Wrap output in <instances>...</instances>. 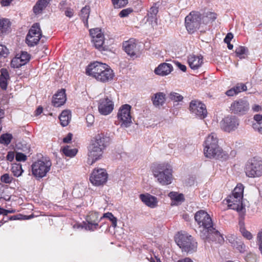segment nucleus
Returning a JSON list of instances; mask_svg holds the SVG:
<instances>
[{
	"mask_svg": "<svg viewBox=\"0 0 262 262\" xmlns=\"http://www.w3.org/2000/svg\"><path fill=\"white\" fill-rule=\"evenodd\" d=\"M108 174L104 169L95 168L92 172L90 180L95 186H100L105 184L107 180Z\"/></svg>",
	"mask_w": 262,
	"mask_h": 262,
	"instance_id": "4468645a",
	"label": "nucleus"
},
{
	"mask_svg": "<svg viewBox=\"0 0 262 262\" xmlns=\"http://www.w3.org/2000/svg\"><path fill=\"white\" fill-rule=\"evenodd\" d=\"M103 217H106L112 223V226L114 227H116L117 226V218L115 217L113 214L111 212H107L103 214V216L100 217V220H101Z\"/></svg>",
	"mask_w": 262,
	"mask_h": 262,
	"instance_id": "ea45409f",
	"label": "nucleus"
},
{
	"mask_svg": "<svg viewBox=\"0 0 262 262\" xmlns=\"http://www.w3.org/2000/svg\"><path fill=\"white\" fill-rule=\"evenodd\" d=\"M169 99L175 102H179L183 99V97L180 94L176 92H171L169 95Z\"/></svg>",
	"mask_w": 262,
	"mask_h": 262,
	"instance_id": "a19ab883",
	"label": "nucleus"
},
{
	"mask_svg": "<svg viewBox=\"0 0 262 262\" xmlns=\"http://www.w3.org/2000/svg\"><path fill=\"white\" fill-rule=\"evenodd\" d=\"M202 24H206L209 22L214 21L216 18V14L214 12H208L205 16H202Z\"/></svg>",
	"mask_w": 262,
	"mask_h": 262,
	"instance_id": "2f4dec72",
	"label": "nucleus"
},
{
	"mask_svg": "<svg viewBox=\"0 0 262 262\" xmlns=\"http://www.w3.org/2000/svg\"><path fill=\"white\" fill-rule=\"evenodd\" d=\"M151 100L155 107H160L165 103L166 95L163 92H158L152 95Z\"/></svg>",
	"mask_w": 262,
	"mask_h": 262,
	"instance_id": "b1692460",
	"label": "nucleus"
},
{
	"mask_svg": "<svg viewBox=\"0 0 262 262\" xmlns=\"http://www.w3.org/2000/svg\"><path fill=\"white\" fill-rule=\"evenodd\" d=\"M207 239H203L204 242L210 243L211 242H215L221 244L224 242V239L223 235L216 230L213 227V230L208 233Z\"/></svg>",
	"mask_w": 262,
	"mask_h": 262,
	"instance_id": "4be33fe9",
	"label": "nucleus"
},
{
	"mask_svg": "<svg viewBox=\"0 0 262 262\" xmlns=\"http://www.w3.org/2000/svg\"><path fill=\"white\" fill-rule=\"evenodd\" d=\"M261 109V107L260 105L257 104H254L252 106V110L254 112H259Z\"/></svg>",
	"mask_w": 262,
	"mask_h": 262,
	"instance_id": "69168bd1",
	"label": "nucleus"
},
{
	"mask_svg": "<svg viewBox=\"0 0 262 262\" xmlns=\"http://www.w3.org/2000/svg\"><path fill=\"white\" fill-rule=\"evenodd\" d=\"M73 135L71 133H69L68 135L63 138V142L64 143H69L72 140Z\"/></svg>",
	"mask_w": 262,
	"mask_h": 262,
	"instance_id": "680f3d73",
	"label": "nucleus"
},
{
	"mask_svg": "<svg viewBox=\"0 0 262 262\" xmlns=\"http://www.w3.org/2000/svg\"><path fill=\"white\" fill-rule=\"evenodd\" d=\"M90 34L92 37V41L96 48L100 51H104L105 47L103 46L104 37L101 29L98 28L90 30Z\"/></svg>",
	"mask_w": 262,
	"mask_h": 262,
	"instance_id": "dca6fc26",
	"label": "nucleus"
},
{
	"mask_svg": "<svg viewBox=\"0 0 262 262\" xmlns=\"http://www.w3.org/2000/svg\"><path fill=\"white\" fill-rule=\"evenodd\" d=\"M257 241H258L259 249L260 253L262 255V230L258 233L257 236Z\"/></svg>",
	"mask_w": 262,
	"mask_h": 262,
	"instance_id": "3c124183",
	"label": "nucleus"
},
{
	"mask_svg": "<svg viewBox=\"0 0 262 262\" xmlns=\"http://www.w3.org/2000/svg\"><path fill=\"white\" fill-rule=\"evenodd\" d=\"M11 67L14 68H18L24 65L21 60L18 57V54H17L11 62Z\"/></svg>",
	"mask_w": 262,
	"mask_h": 262,
	"instance_id": "58836bf2",
	"label": "nucleus"
},
{
	"mask_svg": "<svg viewBox=\"0 0 262 262\" xmlns=\"http://www.w3.org/2000/svg\"><path fill=\"white\" fill-rule=\"evenodd\" d=\"M12 139V136L11 134H3L0 137V143L7 145L11 142Z\"/></svg>",
	"mask_w": 262,
	"mask_h": 262,
	"instance_id": "4c0bfd02",
	"label": "nucleus"
},
{
	"mask_svg": "<svg viewBox=\"0 0 262 262\" xmlns=\"http://www.w3.org/2000/svg\"><path fill=\"white\" fill-rule=\"evenodd\" d=\"M246 248L245 245L242 243V242L239 243V245L238 247H237V248L238 249L240 252H242L245 250Z\"/></svg>",
	"mask_w": 262,
	"mask_h": 262,
	"instance_id": "338daca9",
	"label": "nucleus"
},
{
	"mask_svg": "<svg viewBox=\"0 0 262 262\" xmlns=\"http://www.w3.org/2000/svg\"><path fill=\"white\" fill-rule=\"evenodd\" d=\"M139 198L145 205L151 208H156L158 206L157 198L149 193L141 194Z\"/></svg>",
	"mask_w": 262,
	"mask_h": 262,
	"instance_id": "aec40b11",
	"label": "nucleus"
},
{
	"mask_svg": "<svg viewBox=\"0 0 262 262\" xmlns=\"http://www.w3.org/2000/svg\"><path fill=\"white\" fill-rule=\"evenodd\" d=\"M18 57L21 60L24 65H25L30 59V55L26 51H22L20 54H18Z\"/></svg>",
	"mask_w": 262,
	"mask_h": 262,
	"instance_id": "37998d69",
	"label": "nucleus"
},
{
	"mask_svg": "<svg viewBox=\"0 0 262 262\" xmlns=\"http://www.w3.org/2000/svg\"><path fill=\"white\" fill-rule=\"evenodd\" d=\"M175 241L183 251L192 253L197 250V243L187 233H179L175 237Z\"/></svg>",
	"mask_w": 262,
	"mask_h": 262,
	"instance_id": "0eeeda50",
	"label": "nucleus"
},
{
	"mask_svg": "<svg viewBox=\"0 0 262 262\" xmlns=\"http://www.w3.org/2000/svg\"><path fill=\"white\" fill-rule=\"evenodd\" d=\"M86 73L103 83L111 82L115 77V73L110 66L99 62L90 64L86 69Z\"/></svg>",
	"mask_w": 262,
	"mask_h": 262,
	"instance_id": "f03ea898",
	"label": "nucleus"
},
{
	"mask_svg": "<svg viewBox=\"0 0 262 262\" xmlns=\"http://www.w3.org/2000/svg\"><path fill=\"white\" fill-rule=\"evenodd\" d=\"M153 174L157 181L162 185H167L172 181V170L171 166L168 164H159L153 170Z\"/></svg>",
	"mask_w": 262,
	"mask_h": 262,
	"instance_id": "39448f33",
	"label": "nucleus"
},
{
	"mask_svg": "<svg viewBox=\"0 0 262 262\" xmlns=\"http://www.w3.org/2000/svg\"><path fill=\"white\" fill-rule=\"evenodd\" d=\"M249 108L248 101L245 98H243L232 102L230 107V110L234 114L242 116L248 112Z\"/></svg>",
	"mask_w": 262,
	"mask_h": 262,
	"instance_id": "9b49d317",
	"label": "nucleus"
},
{
	"mask_svg": "<svg viewBox=\"0 0 262 262\" xmlns=\"http://www.w3.org/2000/svg\"><path fill=\"white\" fill-rule=\"evenodd\" d=\"M189 108L191 113L200 119H204L207 116V111L206 106L199 101L192 100Z\"/></svg>",
	"mask_w": 262,
	"mask_h": 262,
	"instance_id": "f3484780",
	"label": "nucleus"
},
{
	"mask_svg": "<svg viewBox=\"0 0 262 262\" xmlns=\"http://www.w3.org/2000/svg\"><path fill=\"white\" fill-rule=\"evenodd\" d=\"M177 262H193V260L189 258V257H186L184 258L181 259L179 260Z\"/></svg>",
	"mask_w": 262,
	"mask_h": 262,
	"instance_id": "774afa93",
	"label": "nucleus"
},
{
	"mask_svg": "<svg viewBox=\"0 0 262 262\" xmlns=\"http://www.w3.org/2000/svg\"><path fill=\"white\" fill-rule=\"evenodd\" d=\"M233 88L237 94L241 92L245 91L247 90L246 85L243 83H238Z\"/></svg>",
	"mask_w": 262,
	"mask_h": 262,
	"instance_id": "49530a36",
	"label": "nucleus"
},
{
	"mask_svg": "<svg viewBox=\"0 0 262 262\" xmlns=\"http://www.w3.org/2000/svg\"><path fill=\"white\" fill-rule=\"evenodd\" d=\"M123 47L125 52L130 57H137L139 49L136 40L134 39H130L123 43Z\"/></svg>",
	"mask_w": 262,
	"mask_h": 262,
	"instance_id": "6ab92c4d",
	"label": "nucleus"
},
{
	"mask_svg": "<svg viewBox=\"0 0 262 262\" xmlns=\"http://www.w3.org/2000/svg\"><path fill=\"white\" fill-rule=\"evenodd\" d=\"M233 35L231 33H228L225 38H224V42L225 43H229L230 42L231 40L233 38Z\"/></svg>",
	"mask_w": 262,
	"mask_h": 262,
	"instance_id": "bf43d9fd",
	"label": "nucleus"
},
{
	"mask_svg": "<svg viewBox=\"0 0 262 262\" xmlns=\"http://www.w3.org/2000/svg\"><path fill=\"white\" fill-rule=\"evenodd\" d=\"M132 12V10L129 8L122 10L119 13V16L121 17H124Z\"/></svg>",
	"mask_w": 262,
	"mask_h": 262,
	"instance_id": "5fc2aeb1",
	"label": "nucleus"
},
{
	"mask_svg": "<svg viewBox=\"0 0 262 262\" xmlns=\"http://www.w3.org/2000/svg\"><path fill=\"white\" fill-rule=\"evenodd\" d=\"M176 64L177 65L178 67L182 71L185 72L186 71V67L185 65L182 64L180 62H177Z\"/></svg>",
	"mask_w": 262,
	"mask_h": 262,
	"instance_id": "0e129e2a",
	"label": "nucleus"
},
{
	"mask_svg": "<svg viewBox=\"0 0 262 262\" xmlns=\"http://www.w3.org/2000/svg\"><path fill=\"white\" fill-rule=\"evenodd\" d=\"M63 154L67 157H73L77 152V149L76 148H71L69 146L64 147L62 149Z\"/></svg>",
	"mask_w": 262,
	"mask_h": 262,
	"instance_id": "c9c22d12",
	"label": "nucleus"
},
{
	"mask_svg": "<svg viewBox=\"0 0 262 262\" xmlns=\"http://www.w3.org/2000/svg\"><path fill=\"white\" fill-rule=\"evenodd\" d=\"M158 12V9L157 7H151L148 12L147 16L148 19H150V21H152L154 20H157V14Z\"/></svg>",
	"mask_w": 262,
	"mask_h": 262,
	"instance_id": "f704fd0d",
	"label": "nucleus"
},
{
	"mask_svg": "<svg viewBox=\"0 0 262 262\" xmlns=\"http://www.w3.org/2000/svg\"><path fill=\"white\" fill-rule=\"evenodd\" d=\"M202 23V15L198 12H191L185 17V26L190 33L196 30Z\"/></svg>",
	"mask_w": 262,
	"mask_h": 262,
	"instance_id": "9d476101",
	"label": "nucleus"
},
{
	"mask_svg": "<svg viewBox=\"0 0 262 262\" xmlns=\"http://www.w3.org/2000/svg\"><path fill=\"white\" fill-rule=\"evenodd\" d=\"M64 14L68 17H72L74 15V11L70 8H67L64 11Z\"/></svg>",
	"mask_w": 262,
	"mask_h": 262,
	"instance_id": "6e6d98bb",
	"label": "nucleus"
},
{
	"mask_svg": "<svg viewBox=\"0 0 262 262\" xmlns=\"http://www.w3.org/2000/svg\"><path fill=\"white\" fill-rule=\"evenodd\" d=\"M66 100L65 91L61 90L54 96L52 103L54 106L59 107L65 103Z\"/></svg>",
	"mask_w": 262,
	"mask_h": 262,
	"instance_id": "393cba45",
	"label": "nucleus"
},
{
	"mask_svg": "<svg viewBox=\"0 0 262 262\" xmlns=\"http://www.w3.org/2000/svg\"><path fill=\"white\" fill-rule=\"evenodd\" d=\"M13 179V178L8 173H5L1 177V182L6 184H10L12 182Z\"/></svg>",
	"mask_w": 262,
	"mask_h": 262,
	"instance_id": "c03bdc74",
	"label": "nucleus"
},
{
	"mask_svg": "<svg viewBox=\"0 0 262 262\" xmlns=\"http://www.w3.org/2000/svg\"><path fill=\"white\" fill-rule=\"evenodd\" d=\"M12 172L16 177L20 176L23 172L21 165L20 164H13L11 168Z\"/></svg>",
	"mask_w": 262,
	"mask_h": 262,
	"instance_id": "473e14b6",
	"label": "nucleus"
},
{
	"mask_svg": "<svg viewBox=\"0 0 262 262\" xmlns=\"http://www.w3.org/2000/svg\"><path fill=\"white\" fill-rule=\"evenodd\" d=\"M50 0H38L33 7V11L35 14H39L47 7Z\"/></svg>",
	"mask_w": 262,
	"mask_h": 262,
	"instance_id": "a878e982",
	"label": "nucleus"
},
{
	"mask_svg": "<svg viewBox=\"0 0 262 262\" xmlns=\"http://www.w3.org/2000/svg\"><path fill=\"white\" fill-rule=\"evenodd\" d=\"M244 171L246 176L249 178L262 176V159L256 157L249 159L245 164Z\"/></svg>",
	"mask_w": 262,
	"mask_h": 262,
	"instance_id": "6e6552de",
	"label": "nucleus"
},
{
	"mask_svg": "<svg viewBox=\"0 0 262 262\" xmlns=\"http://www.w3.org/2000/svg\"><path fill=\"white\" fill-rule=\"evenodd\" d=\"M240 231L243 236L248 240H250L253 238L252 234L248 231L246 230L244 227L240 228Z\"/></svg>",
	"mask_w": 262,
	"mask_h": 262,
	"instance_id": "a18cd8bd",
	"label": "nucleus"
},
{
	"mask_svg": "<svg viewBox=\"0 0 262 262\" xmlns=\"http://www.w3.org/2000/svg\"><path fill=\"white\" fill-rule=\"evenodd\" d=\"M108 138L103 135H97L88 147V160L89 165H93L95 162L102 158L104 150L108 144Z\"/></svg>",
	"mask_w": 262,
	"mask_h": 262,
	"instance_id": "f257e3e1",
	"label": "nucleus"
},
{
	"mask_svg": "<svg viewBox=\"0 0 262 262\" xmlns=\"http://www.w3.org/2000/svg\"><path fill=\"white\" fill-rule=\"evenodd\" d=\"M131 106L129 104H124L119 108L118 113V120L121 122V126L127 127L132 123L130 115Z\"/></svg>",
	"mask_w": 262,
	"mask_h": 262,
	"instance_id": "ddd939ff",
	"label": "nucleus"
},
{
	"mask_svg": "<svg viewBox=\"0 0 262 262\" xmlns=\"http://www.w3.org/2000/svg\"><path fill=\"white\" fill-rule=\"evenodd\" d=\"M90 12V8L89 6H85L81 10L80 14L81 18L82 19L84 26L88 28V18Z\"/></svg>",
	"mask_w": 262,
	"mask_h": 262,
	"instance_id": "c756f323",
	"label": "nucleus"
},
{
	"mask_svg": "<svg viewBox=\"0 0 262 262\" xmlns=\"http://www.w3.org/2000/svg\"><path fill=\"white\" fill-rule=\"evenodd\" d=\"M248 49L244 46H238L235 49V53L236 55L240 58H245L244 56L248 52Z\"/></svg>",
	"mask_w": 262,
	"mask_h": 262,
	"instance_id": "72a5a7b5",
	"label": "nucleus"
},
{
	"mask_svg": "<svg viewBox=\"0 0 262 262\" xmlns=\"http://www.w3.org/2000/svg\"><path fill=\"white\" fill-rule=\"evenodd\" d=\"M41 37V32L39 24H34L29 30L26 38V42L29 46L34 47L39 42Z\"/></svg>",
	"mask_w": 262,
	"mask_h": 262,
	"instance_id": "f8f14e48",
	"label": "nucleus"
},
{
	"mask_svg": "<svg viewBox=\"0 0 262 262\" xmlns=\"http://www.w3.org/2000/svg\"><path fill=\"white\" fill-rule=\"evenodd\" d=\"M9 78V73L6 70L2 69L0 75V87L3 90L7 88V80Z\"/></svg>",
	"mask_w": 262,
	"mask_h": 262,
	"instance_id": "c85d7f7f",
	"label": "nucleus"
},
{
	"mask_svg": "<svg viewBox=\"0 0 262 262\" xmlns=\"http://www.w3.org/2000/svg\"><path fill=\"white\" fill-rule=\"evenodd\" d=\"M10 28L9 20L6 18L0 19V34L7 33Z\"/></svg>",
	"mask_w": 262,
	"mask_h": 262,
	"instance_id": "7c9ffc66",
	"label": "nucleus"
},
{
	"mask_svg": "<svg viewBox=\"0 0 262 262\" xmlns=\"http://www.w3.org/2000/svg\"><path fill=\"white\" fill-rule=\"evenodd\" d=\"M88 224L85 226V229L90 231H94L98 226L99 221L86 220Z\"/></svg>",
	"mask_w": 262,
	"mask_h": 262,
	"instance_id": "e433bc0d",
	"label": "nucleus"
},
{
	"mask_svg": "<svg viewBox=\"0 0 262 262\" xmlns=\"http://www.w3.org/2000/svg\"><path fill=\"white\" fill-rule=\"evenodd\" d=\"M86 121L88 126H91L93 125L95 121L94 116L92 114L87 115L86 117Z\"/></svg>",
	"mask_w": 262,
	"mask_h": 262,
	"instance_id": "8fccbe9b",
	"label": "nucleus"
},
{
	"mask_svg": "<svg viewBox=\"0 0 262 262\" xmlns=\"http://www.w3.org/2000/svg\"><path fill=\"white\" fill-rule=\"evenodd\" d=\"M188 62L191 69L196 70L202 64L203 60L202 56L190 55L188 57Z\"/></svg>",
	"mask_w": 262,
	"mask_h": 262,
	"instance_id": "5701e85b",
	"label": "nucleus"
},
{
	"mask_svg": "<svg viewBox=\"0 0 262 262\" xmlns=\"http://www.w3.org/2000/svg\"><path fill=\"white\" fill-rule=\"evenodd\" d=\"M7 159L9 161H12L14 158V154L13 152H9L7 156Z\"/></svg>",
	"mask_w": 262,
	"mask_h": 262,
	"instance_id": "e2e57ef3",
	"label": "nucleus"
},
{
	"mask_svg": "<svg viewBox=\"0 0 262 262\" xmlns=\"http://www.w3.org/2000/svg\"><path fill=\"white\" fill-rule=\"evenodd\" d=\"M245 259L247 262H256V256L254 254L249 253L246 256Z\"/></svg>",
	"mask_w": 262,
	"mask_h": 262,
	"instance_id": "09e8293b",
	"label": "nucleus"
},
{
	"mask_svg": "<svg viewBox=\"0 0 262 262\" xmlns=\"http://www.w3.org/2000/svg\"><path fill=\"white\" fill-rule=\"evenodd\" d=\"M252 127L255 130H257L259 133L262 134V124L258 123H253Z\"/></svg>",
	"mask_w": 262,
	"mask_h": 262,
	"instance_id": "4d7b16f0",
	"label": "nucleus"
},
{
	"mask_svg": "<svg viewBox=\"0 0 262 262\" xmlns=\"http://www.w3.org/2000/svg\"><path fill=\"white\" fill-rule=\"evenodd\" d=\"M254 120L256 122L255 123L262 124V115L260 114H256L254 116Z\"/></svg>",
	"mask_w": 262,
	"mask_h": 262,
	"instance_id": "13d9d810",
	"label": "nucleus"
},
{
	"mask_svg": "<svg viewBox=\"0 0 262 262\" xmlns=\"http://www.w3.org/2000/svg\"><path fill=\"white\" fill-rule=\"evenodd\" d=\"M168 196L172 200V205H177L184 201L183 195L182 194H179L176 192H170Z\"/></svg>",
	"mask_w": 262,
	"mask_h": 262,
	"instance_id": "cd10ccee",
	"label": "nucleus"
},
{
	"mask_svg": "<svg viewBox=\"0 0 262 262\" xmlns=\"http://www.w3.org/2000/svg\"><path fill=\"white\" fill-rule=\"evenodd\" d=\"M194 219L198 226L196 232L202 239H207L208 233L213 230V227L210 216L205 211L201 210L195 213Z\"/></svg>",
	"mask_w": 262,
	"mask_h": 262,
	"instance_id": "20e7f679",
	"label": "nucleus"
},
{
	"mask_svg": "<svg viewBox=\"0 0 262 262\" xmlns=\"http://www.w3.org/2000/svg\"><path fill=\"white\" fill-rule=\"evenodd\" d=\"M239 125V119L237 117L232 115L225 117L220 123L221 128L229 133L236 130Z\"/></svg>",
	"mask_w": 262,
	"mask_h": 262,
	"instance_id": "2eb2a0df",
	"label": "nucleus"
},
{
	"mask_svg": "<svg viewBox=\"0 0 262 262\" xmlns=\"http://www.w3.org/2000/svg\"><path fill=\"white\" fill-rule=\"evenodd\" d=\"M51 166V161L48 158H42L32 164V174L37 179L42 178L46 176Z\"/></svg>",
	"mask_w": 262,
	"mask_h": 262,
	"instance_id": "1a4fd4ad",
	"label": "nucleus"
},
{
	"mask_svg": "<svg viewBox=\"0 0 262 262\" xmlns=\"http://www.w3.org/2000/svg\"><path fill=\"white\" fill-rule=\"evenodd\" d=\"M114 109V103L112 99L108 97L102 98L99 100L98 104V111L103 115L110 114Z\"/></svg>",
	"mask_w": 262,
	"mask_h": 262,
	"instance_id": "a211bd4d",
	"label": "nucleus"
},
{
	"mask_svg": "<svg viewBox=\"0 0 262 262\" xmlns=\"http://www.w3.org/2000/svg\"><path fill=\"white\" fill-rule=\"evenodd\" d=\"M244 187L243 184H238L234 189L232 194L227 199L228 207L237 211H242L243 209L242 199L243 197Z\"/></svg>",
	"mask_w": 262,
	"mask_h": 262,
	"instance_id": "423d86ee",
	"label": "nucleus"
},
{
	"mask_svg": "<svg viewBox=\"0 0 262 262\" xmlns=\"http://www.w3.org/2000/svg\"><path fill=\"white\" fill-rule=\"evenodd\" d=\"M59 118L62 126H67L69 124L71 119L70 111L68 110L63 111L59 117Z\"/></svg>",
	"mask_w": 262,
	"mask_h": 262,
	"instance_id": "bb28decb",
	"label": "nucleus"
},
{
	"mask_svg": "<svg viewBox=\"0 0 262 262\" xmlns=\"http://www.w3.org/2000/svg\"><path fill=\"white\" fill-rule=\"evenodd\" d=\"M9 53V50L5 46L0 44V57H6L8 56Z\"/></svg>",
	"mask_w": 262,
	"mask_h": 262,
	"instance_id": "de8ad7c7",
	"label": "nucleus"
},
{
	"mask_svg": "<svg viewBox=\"0 0 262 262\" xmlns=\"http://www.w3.org/2000/svg\"><path fill=\"white\" fill-rule=\"evenodd\" d=\"M115 8L124 7L127 3L128 0H112Z\"/></svg>",
	"mask_w": 262,
	"mask_h": 262,
	"instance_id": "79ce46f5",
	"label": "nucleus"
},
{
	"mask_svg": "<svg viewBox=\"0 0 262 262\" xmlns=\"http://www.w3.org/2000/svg\"><path fill=\"white\" fill-rule=\"evenodd\" d=\"M15 158L17 161H25L27 159V156L23 153L17 152Z\"/></svg>",
	"mask_w": 262,
	"mask_h": 262,
	"instance_id": "603ef678",
	"label": "nucleus"
},
{
	"mask_svg": "<svg viewBox=\"0 0 262 262\" xmlns=\"http://www.w3.org/2000/svg\"><path fill=\"white\" fill-rule=\"evenodd\" d=\"M219 139L215 133L209 135L204 143V152L205 157L210 159H226L227 154L218 144Z\"/></svg>",
	"mask_w": 262,
	"mask_h": 262,
	"instance_id": "7ed1b4c3",
	"label": "nucleus"
},
{
	"mask_svg": "<svg viewBox=\"0 0 262 262\" xmlns=\"http://www.w3.org/2000/svg\"><path fill=\"white\" fill-rule=\"evenodd\" d=\"M98 213L97 212H93L91 213L86 219V220H92V221H94L95 220L99 221V222L100 220V219H99L98 218Z\"/></svg>",
	"mask_w": 262,
	"mask_h": 262,
	"instance_id": "864d4df0",
	"label": "nucleus"
},
{
	"mask_svg": "<svg viewBox=\"0 0 262 262\" xmlns=\"http://www.w3.org/2000/svg\"><path fill=\"white\" fill-rule=\"evenodd\" d=\"M226 94L228 96H233L236 95V93L234 89V88H231V89L228 90L226 92Z\"/></svg>",
	"mask_w": 262,
	"mask_h": 262,
	"instance_id": "052dcab7",
	"label": "nucleus"
},
{
	"mask_svg": "<svg viewBox=\"0 0 262 262\" xmlns=\"http://www.w3.org/2000/svg\"><path fill=\"white\" fill-rule=\"evenodd\" d=\"M173 68L171 64L162 63L159 65L155 69V73L156 75L164 76L169 74L172 71Z\"/></svg>",
	"mask_w": 262,
	"mask_h": 262,
	"instance_id": "412c9836",
	"label": "nucleus"
}]
</instances>
